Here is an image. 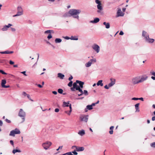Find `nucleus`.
<instances>
[{
  "label": "nucleus",
  "mask_w": 155,
  "mask_h": 155,
  "mask_svg": "<svg viewBox=\"0 0 155 155\" xmlns=\"http://www.w3.org/2000/svg\"><path fill=\"white\" fill-rule=\"evenodd\" d=\"M81 12V10L80 9H71L68 12L65 13L63 15V17H66L72 16L74 18L78 19L79 18L78 15Z\"/></svg>",
  "instance_id": "nucleus-1"
},
{
  "label": "nucleus",
  "mask_w": 155,
  "mask_h": 155,
  "mask_svg": "<svg viewBox=\"0 0 155 155\" xmlns=\"http://www.w3.org/2000/svg\"><path fill=\"white\" fill-rule=\"evenodd\" d=\"M78 91L81 93V94H78L79 96H80L83 94V91L81 89H80L79 86L77 85L75 83H74L73 85V87L71 88V89L72 91H75V90Z\"/></svg>",
  "instance_id": "nucleus-2"
},
{
  "label": "nucleus",
  "mask_w": 155,
  "mask_h": 155,
  "mask_svg": "<svg viewBox=\"0 0 155 155\" xmlns=\"http://www.w3.org/2000/svg\"><path fill=\"white\" fill-rule=\"evenodd\" d=\"M95 3L97 4V8L98 10L97 11L98 13H100L103 10V7L101 1L100 0H95Z\"/></svg>",
  "instance_id": "nucleus-3"
},
{
  "label": "nucleus",
  "mask_w": 155,
  "mask_h": 155,
  "mask_svg": "<svg viewBox=\"0 0 155 155\" xmlns=\"http://www.w3.org/2000/svg\"><path fill=\"white\" fill-rule=\"evenodd\" d=\"M69 104V103L68 102H64L63 103V106L64 107H69V111H65V112L68 115H70L71 114V112L72 111V108L71 104Z\"/></svg>",
  "instance_id": "nucleus-4"
},
{
  "label": "nucleus",
  "mask_w": 155,
  "mask_h": 155,
  "mask_svg": "<svg viewBox=\"0 0 155 155\" xmlns=\"http://www.w3.org/2000/svg\"><path fill=\"white\" fill-rule=\"evenodd\" d=\"M17 13L16 14L13 16V17H16L21 15L23 14V10L21 6H18L17 8Z\"/></svg>",
  "instance_id": "nucleus-5"
},
{
  "label": "nucleus",
  "mask_w": 155,
  "mask_h": 155,
  "mask_svg": "<svg viewBox=\"0 0 155 155\" xmlns=\"http://www.w3.org/2000/svg\"><path fill=\"white\" fill-rule=\"evenodd\" d=\"M88 115L81 114L80 117V120L81 121H84L87 123L88 120Z\"/></svg>",
  "instance_id": "nucleus-6"
},
{
  "label": "nucleus",
  "mask_w": 155,
  "mask_h": 155,
  "mask_svg": "<svg viewBox=\"0 0 155 155\" xmlns=\"http://www.w3.org/2000/svg\"><path fill=\"white\" fill-rule=\"evenodd\" d=\"M51 144L52 143L51 142L48 141L46 142L43 143L42 144V146L46 150L49 148V147L51 146Z\"/></svg>",
  "instance_id": "nucleus-7"
},
{
  "label": "nucleus",
  "mask_w": 155,
  "mask_h": 155,
  "mask_svg": "<svg viewBox=\"0 0 155 155\" xmlns=\"http://www.w3.org/2000/svg\"><path fill=\"white\" fill-rule=\"evenodd\" d=\"M140 76H137L133 78L132 80V82L134 84L140 83Z\"/></svg>",
  "instance_id": "nucleus-8"
},
{
  "label": "nucleus",
  "mask_w": 155,
  "mask_h": 155,
  "mask_svg": "<svg viewBox=\"0 0 155 155\" xmlns=\"http://www.w3.org/2000/svg\"><path fill=\"white\" fill-rule=\"evenodd\" d=\"M25 112L22 109H20L18 113V116L20 117H23V122H24L25 121Z\"/></svg>",
  "instance_id": "nucleus-9"
},
{
  "label": "nucleus",
  "mask_w": 155,
  "mask_h": 155,
  "mask_svg": "<svg viewBox=\"0 0 155 155\" xmlns=\"http://www.w3.org/2000/svg\"><path fill=\"white\" fill-rule=\"evenodd\" d=\"M139 76L140 83L146 80L148 78L147 76L146 75H142Z\"/></svg>",
  "instance_id": "nucleus-10"
},
{
  "label": "nucleus",
  "mask_w": 155,
  "mask_h": 155,
  "mask_svg": "<svg viewBox=\"0 0 155 155\" xmlns=\"http://www.w3.org/2000/svg\"><path fill=\"white\" fill-rule=\"evenodd\" d=\"M92 48L97 52L98 53L100 51L99 46L96 44L94 45L92 47Z\"/></svg>",
  "instance_id": "nucleus-11"
},
{
  "label": "nucleus",
  "mask_w": 155,
  "mask_h": 155,
  "mask_svg": "<svg viewBox=\"0 0 155 155\" xmlns=\"http://www.w3.org/2000/svg\"><path fill=\"white\" fill-rule=\"evenodd\" d=\"M75 83H76V84H78L79 85V87L80 89H82V88L83 87V85L84 84V82L80 81L77 80Z\"/></svg>",
  "instance_id": "nucleus-12"
},
{
  "label": "nucleus",
  "mask_w": 155,
  "mask_h": 155,
  "mask_svg": "<svg viewBox=\"0 0 155 155\" xmlns=\"http://www.w3.org/2000/svg\"><path fill=\"white\" fill-rule=\"evenodd\" d=\"M12 25L10 24H8L7 25L4 26L2 28V30L3 31H6L8 30V28L12 26Z\"/></svg>",
  "instance_id": "nucleus-13"
},
{
  "label": "nucleus",
  "mask_w": 155,
  "mask_h": 155,
  "mask_svg": "<svg viewBox=\"0 0 155 155\" xmlns=\"http://www.w3.org/2000/svg\"><path fill=\"white\" fill-rule=\"evenodd\" d=\"M146 41L148 43H152L154 42V40L153 39L150 38L149 36H147Z\"/></svg>",
  "instance_id": "nucleus-14"
},
{
  "label": "nucleus",
  "mask_w": 155,
  "mask_h": 155,
  "mask_svg": "<svg viewBox=\"0 0 155 155\" xmlns=\"http://www.w3.org/2000/svg\"><path fill=\"white\" fill-rule=\"evenodd\" d=\"M84 150V147H78L76 146V150L77 151H83Z\"/></svg>",
  "instance_id": "nucleus-15"
},
{
  "label": "nucleus",
  "mask_w": 155,
  "mask_h": 155,
  "mask_svg": "<svg viewBox=\"0 0 155 155\" xmlns=\"http://www.w3.org/2000/svg\"><path fill=\"white\" fill-rule=\"evenodd\" d=\"M117 14L118 16H123L124 14V13L121 12L120 9H119L118 10Z\"/></svg>",
  "instance_id": "nucleus-16"
},
{
  "label": "nucleus",
  "mask_w": 155,
  "mask_h": 155,
  "mask_svg": "<svg viewBox=\"0 0 155 155\" xmlns=\"http://www.w3.org/2000/svg\"><path fill=\"white\" fill-rule=\"evenodd\" d=\"M99 19L97 18H94V20L91 21L90 22L93 23H96L98 22L99 21Z\"/></svg>",
  "instance_id": "nucleus-17"
},
{
  "label": "nucleus",
  "mask_w": 155,
  "mask_h": 155,
  "mask_svg": "<svg viewBox=\"0 0 155 155\" xmlns=\"http://www.w3.org/2000/svg\"><path fill=\"white\" fill-rule=\"evenodd\" d=\"M142 35L145 38L146 40V37H147V36H149L148 34H147V33L144 31H143Z\"/></svg>",
  "instance_id": "nucleus-18"
},
{
  "label": "nucleus",
  "mask_w": 155,
  "mask_h": 155,
  "mask_svg": "<svg viewBox=\"0 0 155 155\" xmlns=\"http://www.w3.org/2000/svg\"><path fill=\"white\" fill-rule=\"evenodd\" d=\"M78 134L81 136H83L85 134V131L84 130H82L79 131L78 133Z\"/></svg>",
  "instance_id": "nucleus-19"
},
{
  "label": "nucleus",
  "mask_w": 155,
  "mask_h": 155,
  "mask_svg": "<svg viewBox=\"0 0 155 155\" xmlns=\"http://www.w3.org/2000/svg\"><path fill=\"white\" fill-rule=\"evenodd\" d=\"M93 109V107L91 105H88L86 107V108L85 109V110L86 112L87 111V110H91Z\"/></svg>",
  "instance_id": "nucleus-20"
},
{
  "label": "nucleus",
  "mask_w": 155,
  "mask_h": 155,
  "mask_svg": "<svg viewBox=\"0 0 155 155\" xmlns=\"http://www.w3.org/2000/svg\"><path fill=\"white\" fill-rule=\"evenodd\" d=\"M103 81L102 80H100L99 81L97 82V86H102L103 85V84L102 83Z\"/></svg>",
  "instance_id": "nucleus-21"
},
{
  "label": "nucleus",
  "mask_w": 155,
  "mask_h": 155,
  "mask_svg": "<svg viewBox=\"0 0 155 155\" xmlns=\"http://www.w3.org/2000/svg\"><path fill=\"white\" fill-rule=\"evenodd\" d=\"M58 76L60 78L63 79L64 77V75L61 73H58Z\"/></svg>",
  "instance_id": "nucleus-22"
},
{
  "label": "nucleus",
  "mask_w": 155,
  "mask_h": 155,
  "mask_svg": "<svg viewBox=\"0 0 155 155\" xmlns=\"http://www.w3.org/2000/svg\"><path fill=\"white\" fill-rule=\"evenodd\" d=\"M103 25L105 26L106 28H109L110 27V25L109 23H106L104 22H103Z\"/></svg>",
  "instance_id": "nucleus-23"
},
{
  "label": "nucleus",
  "mask_w": 155,
  "mask_h": 155,
  "mask_svg": "<svg viewBox=\"0 0 155 155\" xmlns=\"http://www.w3.org/2000/svg\"><path fill=\"white\" fill-rule=\"evenodd\" d=\"M6 81L5 79H3L2 80L1 82V86L2 87H3L5 85V84L6 83Z\"/></svg>",
  "instance_id": "nucleus-24"
},
{
  "label": "nucleus",
  "mask_w": 155,
  "mask_h": 155,
  "mask_svg": "<svg viewBox=\"0 0 155 155\" xmlns=\"http://www.w3.org/2000/svg\"><path fill=\"white\" fill-rule=\"evenodd\" d=\"M114 127L113 126H112L111 127H110V130L109 132V133L110 134H113V130L114 128Z\"/></svg>",
  "instance_id": "nucleus-25"
},
{
  "label": "nucleus",
  "mask_w": 155,
  "mask_h": 155,
  "mask_svg": "<svg viewBox=\"0 0 155 155\" xmlns=\"http://www.w3.org/2000/svg\"><path fill=\"white\" fill-rule=\"evenodd\" d=\"M139 104H140L139 103H138V104H136L135 105L136 111L139 112L140 111V110H139Z\"/></svg>",
  "instance_id": "nucleus-26"
},
{
  "label": "nucleus",
  "mask_w": 155,
  "mask_h": 155,
  "mask_svg": "<svg viewBox=\"0 0 155 155\" xmlns=\"http://www.w3.org/2000/svg\"><path fill=\"white\" fill-rule=\"evenodd\" d=\"M111 82L108 84V86L109 87H111L113 86L115 83V81H112V79H110Z\"/></svg>",
  "instance_id": "nucleus-27"
},
{
  "label": "nucleus",
  "mask_w": 155,
  "mask_h": 155,
  "mask_svg": "<svg viewBox=\"0 0 155 155\" xmlns=\"http://www.w3.org/2000/svg\"><path fill=\"white\" fill-rule=\"evenodd\" d=\"M14 130L15 134H19L20 133L19 130L17 128H15Z\"/></svg>",
  "instance_id": "nucleus-28"
},
{
  "label": "nucleus",
  "mask_w": 155,
  "mask_h": 155,
  "mask_svg": "<svg viewBox=\"0 0 155 155\" xmlns=\"http://www.w3.org/2000/svg\"><path fill=\"white\" fill-rule=\"evenodd\" d=\"M91 62L89 61L85 64V65L86 67H89L91 65Z\"/></svg>",
  "instance_id": "nucleus-29"
},
{
  "label": "nucleus",
  "mask_w": 155,
  "mask_h": 155,
  "mask_svg": "<svg viewBox=\"0 0 155 155\" xmlns=\"http://www.w3.org/2000/svg\"><path fill=\"white\" fill-rule=\"evenodd\" d=\"M62 40L61 39L58 38H56L55 40V42L56 43H59L61 42Z\"/></svg>",
  "instance_id": "nucleus-30"
},
{
  "label": "nucleus",
  "mask_w": 155,
  "mask_h": 155,
  "mask_svg": "<svg viewBox=\"0 0 155 155\" xmlns=\"http://www.w3.org/2000/svg\"><path fill=\"white\" fill-rule=\"evenodd\" d=\"M70 39L71 40H77L78 38V37L77 36H71L70 38Z\"/></svg>",
  "instance_id": "nucleus-31"
},
{
  "label": "nucleus",
  "mask_w": 155,
  "mask_h": 155,
  "mask_svg": "<svg viewBox=\"0 0 155 155\" xmlns=\"http://www.w3.org/2000/svg\"><path fill=\"white\" fill-rule=\"evenodd\" d=\"M21 152V151L19 150L14 149V150H13L12 151V153L14 154H15L16 153H17V152L20 153Z\"/></svg>",
  "instance_id": "nucleus-32"
},
{
  "label": "nucleus",
  "mask_w": 155,
  "mask_h": 155,
  "mask_svg": "<svg viewBox=\"0 0 155 155\" xmlns=\"http://www.w3.org/2000/svg\"><path fill=\"white\" fill-rule=\"evenodd\" d=\"M15 134L14 131V130H12L10 132L9 135L14 137Z\"/></svg>",
  "instance_id": "nucleus-33"
},
{
  "label": "nucleus",
  "mask_w": 155,
  "mask_h": 155,
  "mask_svg": "<svg viewBox=\"0 0 155 155\" xmlns=\"http://www.w3.org/2000/svg\"><path fill=\"white\" fill-rule=\"evenodd\" d=\"M58 92L60 94H62L63 90L62 89L59 88L58 89Z\"/></svg>",
  "instance_id": "nucleus-34"
},
{
  "label": "nucleus",
  "mask_w": 155,
  "mask_h": 155,
  "mask_svg": "<svg viewBox=\"0 0 155 155\" xmlns=\"http://www.w3.org/2000/svg\"><path fill=\"white\" fill-rule=\"evenodd\" d=\"M73 81H71L68 84V86L69 87H71L72 85Z\"/></svg>",
  "instance_id": "nucleus-35"
},
{
  "label": "nucleus",
  "mask_w": 155,
  "mask_h": 155,
  "mask_svg": "<svg viewBox=\"0 0 155 155\" xmlns=\"http://www.w3.org/2000/svg\"><path fill=\"white\" fill-rule=\"evenodd\" d=\"M83 93V94H84L86 96L87 95H88V92L87 90H84Z\"/></svg>",
  "instance_id": "nucleus-36"
},
{
  "label": "nucleus",
  "mask_w": 155,
  "mask_h": 155,
  "mask_svg": "<svg viewBox=\"0 0 155 155\" xmlns=\"http://www.w3.org/2000/svg\"><path fill=\"white\" fill-rule=\"evenodd\" d=\"M9 51H4L2 52H1V53L2 54H9Z\"/></svg>",
  "instance_id": "nucleus-37"
},
{
  "label": "nucleus",
  "mask_w": 155,
  "mask_h": 155,
  "mask_svg": "<svg viewBox=\"0 0 155 155\" xmlns=\"http://www.w3.org/2000/svg\"><path fill=\"white\" fill-rule=\"evenodd\" d=\"M44 33L45 34H51V31L50 30H48L45 31Z\"/></svg>",
  "instance_id": "nucleus-38"
},
{
  "label": "nucleus",
  "mask_w": 155,
  "mask_h": 155,
  "mask_svg": "<svg viewBox=\"0 0 155 155\" xmlns=\"http://www.w3.org/2000/svg\"><path fill=\"white\" fill-rule=\"evenodd\" d=\"M0 72L3 74H7L2 70H0Z\"/></svg>",
  "instance_id": "nucleus-39"
},
{
  "label": "nucleus",
  "mask_w": 155,
  "mask_h": 155,
  "mask_svg": "<svg viewBox=\"0 0 155 155\" xmlns=\"http://www.w3.org/2000/svg\"><path fill=\"white\" fill-rule=\"evenodd\" d=\"M52 38V36L51 34H49L47 37V38L49 39L51 38Z\"/></svg>",
  "instance_id": "nucleus-40"
},
{
  "label": "nucleus",
  "mask_w": 155,
  "mask_h": 155,
  "mask_svg": "<svg viewBox=\"0 0 155 155\" xmlns=\"http://www.w3.org/2000/svg\"><path fill=\"white\" fill-rule=\"evenodd\" d=\"M76 150H75L74 151H72V153H73L74 155H77L78 153L76 152Z\"/></svg>",
  "instance_id": "nucleus-41"
},
{
  "label": "nucleus",
  "mask_w": 155,
  "mask_h": 155,
  "mask_svg": "<svg viewBox=\"0 0 155 155\" xmlns=\"http://www.w3.org/2000/svg\"><path fill=\"white\" fill-rule=\"evenodd\" d=\"M151 147H155V142H153L151 143L150 144Z\"/></svg>",
  "instance_id": "nucleus-42"
},
{
  "label": "nucleus",
  "mask_w": 155,
  "mask_h": 155,
  "mask_svg": "<svg viewBox=\"0 0 155 155\" xmlns=\"http://www.w3.org/2000/svg\"><path fill=\"white\" fill-rule=\"evenodd\" d=\"M66 153V155H74L72 154V153L71 152H68Z\"/></svg>",
  "instance_id": "nucleus-43"
},
{
  "label": "nucleus",
  "mask_w": 155,
  "mask_h": 155,
  "mask_svg": "<svg viewBox=\"0 0 155 155\" xmlns=\"http://www.w3.org/2000/svg\"><path fill=\"white\" fill-rule=\"evenodd\" d=\"M22 94L25 96L26 97L27 96V95L28 94H27L25 92H22Z\"/></svg>",
  "instance_id": "nucleus-44"
},
{
  "label": "nucleus",
  "mask_w": 155,
  "mask_h": 155,
  "mask_svg": "<svg viewBox=\"0 0 155 155\" xmlns=\"http://www.w3.org/2000/svg\"><path fill=\"white\" fill-rule=\"evenodd\" d=\"M5 120L8 123H10L11 122L10 120H8L7 119H5Z\"/></svg>",
  "instance_id": "nucleus-45"
},
{
  "label": "nucleus",
  "mask_w": 155,
  "mask_h": 155,
  "mask_svg": "<svg viewBox=\"0 0 155 155\" xmlns=\"http://www.w3.org/2000/svg\"><path fill=\"white\" fill-rule=\"evenodd\" d=\"M27 97L30 100H31L32 101H33V100L31 99L30 97V96L29 94H28L27 95Z\"/></svg>",
  "instance_id": "nucleus-46"
},
{
  "label": "nucleus",
  "mask_w": 155,
  "mask_h": 155,
  "mask_svg": "<svg viewBox=\"0 0 155 155\" xmlns=\"http://www.w3.org/2000/svg\"><path fill=\"white\" fill-rule=\"evenodd\" d=\"M21 73L23 74L25 76H27V75L25 74V71H22L21 72Z\"/></svg>",
  "instance_id": "nucleus-47"
},
{
  "label": "nucleus",
  "mask_w": 155,
  "mask_h": 155,
  "mask_svg": "<svg viewBox=\"0 0 155 155\" xmlns=\"http://www.w3.org/2000/svg\"><path fill=\"white\" fill-rule=\"evenodd\" d=\"M14 62L12 61L11 60H10L9 61V64H11V65H12V64H14Z\"/></svg>",
  "instance_id": "nucleus-48"
},
{
  "label": "nucleus",
  "mask_w": 155,
  "mask_h": 155,
  "mask_svg": "<svg viewBox=\"0 0 155 155\" xmlns=\"http://www.w3.org/2000/svg\"><path fill=\"white\" fill-rule=\"evenodd\" d=\"M73 78V77L72 75H71L70 77L68 78V80L70 81H71V80Z\"/></svg>",
  "instance_id": "nucleus-49"
},
{
  "label": "nucleus",
  "mask_w": 155,
  "mask_h": 155,
  "mask_svg": "<svg viewBox=\"0 0 155 155\" xmlns=\"http://www.w3.org/2000/svg\"><path fill=\"white\" fill-rule=\"evenodd\" d=\"M54 111L56 112H58L59 111V110L58 108H56L55 109Z\"/></svg>",
  "instance_id": "nucleus-50"
},
{
  "label": "nucleus",
  "mask_w": 155,
  "mask_h": 155,
  "mask_svg": "<svg viewBox=\"0 0 155 155\" xmlns=\"http://www.w3.org/2000/svg\"><path fill=\"white\" fill-rule=\"evenodd\" d=\"M104 88L106 89H108L110 87L108 86L107 85H105L104 87Z\"/></svg>",
  "instance_id": "nucleus-51"
},
{
  "label": "nucleus",
  "mask_w": 155,
  "mask_h": 155,
  "mask_svg": "<svg viewBox=\"0 0 155 155\" xmlns=\"http://www.w3.org/2000/svg\"><path fill=\"white\" fill-rule=\"evenodd\" d=\"M10 87V85H5L4 87H3V88H8V87Z\"/></svg>",
  "instance_id": "nucleus-52"
},
{
  "label": "nucleus",
  "mask_w": 155,
  "mask_h": 155,
  "mask_svg": "<svg viewBox=\"0 0 155 155\" xmlns=\"http://www.w3.org/2000/svg\"><path fill=\"white\" fill-rule=\"evenodd\" d=\"M132 100H138V98L136 97H133L132 98Z\"/></svg>",
  "instance_id": "nucleus-53"
},
{
  "label": "nucleus",
  "mask_w": 155,
  "mask_h": 155,
  "mask_svg": "<svg viewBox=\"0 0 155 155\" xmlns=\"http://www.w3.org/2000/svg\"><path fill=\"white\" fill-rule=\"evenodd\" d=\"M124 32L122 31H120L119 33V34L120 35H124Z\"/></svg>",
  "instance_id": "nucleus-54"
},
{
  "label": "nucleus",
  "mask_w": 155,
  "mask_h": 155,
  "mask_svg": "<svg viewBox=\"0 0 155 155\" xmlns=\"http://www.w3.org/2000/svg\"><path fill=\"white\" fill-rule=\"evenodd\" d=\"M150 73L152 75H153V76H155V72H151Z\"/></svg>",
  "instance_id": "nucleus-55"
},
{
  "label": "nucleus",
  "mask_w": 155,
  "mask_h": 155,
  "mask_svg": "<svg viewBox=\"0 0 155 155\" xmlns=\"http://www.w3.org/2000/svg\"><path fill=\"white\" fill-rule=\"evenodd\" d=\"M52 92L55 95H56L57 94V92L55 91H53Z\"/></svg>",
  "instance_id": "nucleus-56"
},
{
  "label": "nucleus",
  "mask_w": 155,
  "mask_h": 155,
  "mask_svg": "<svg viewBox=\"0 0 155 155\" xmlns=\"http://www.w3.org/2000/svg\"><path fill=\"white\" fill-rule=\"evenodd\" d=\"M11 28V30L12 31H15L16 30L15 28Z\"/></svg>",
  "instance_id": "nucleus-57"
},
{
  "label": "nucleus",
  "mask_w": 155,
  "mask_h": 155,
  "mask_svg": "<svg viewBox=\"0 0 155 155\" xmlns=\"http://www.w3.org/2000/svg\"><path fill=\"white\" fill-rule=\"evenodd\" d=\"M10 143L13 146L14 145V142H13V141L12 140H11L10 141Z\"/></svg>",
  "instance_id": "nucleus-58"
},
{
  "label": "nucleus",
  "mask_w": 155,
  "mask_h": 155,
  "mask_svg": "<svg viewBox=\"0 0 155 155\" xmlns=\"http://www.w3.org/2000/svg\"><path fill=\"white\" fill-rule=\"evenodd\" d=\"M64 38L65 39H67V40H68V39H70V38L68 37V36L65 37H64Z\"/></svg>",
  "instance_id": "nucleus-59"
},
{
  "label": "nucleus",
  "mask_w": 155,
  "mask_h": 155,
  "mask_svg": "<svg viewBox=\"0 0 155 155\" xmlns=\"http://www.w3.org/2000/svg\"><path fill=\"white\" fill-rule=\"evenodd\" d=\"M138 100H140L142 101H143V97L138 98Z\"/></svg>",
  "instance_id": "nucleus-60"
},
{
  "label": "nucleus",
  "mask_w": 155,
  "mask_h": 155,
  "mask_svg": "<svg viewBox=\"0 0 155 155\" xmlns=\"http://www.w3.org/2000/svg\"><path fill=\"white\" fill-rule=\"evenodd\" d=\"M152 120L153 121H154L155 120V116L153 117L152 118Z\"/></svg>",
  "instance_id": "nucleus-61"
},
{
  "label": "nucleus",
  "mask_w": 155,
  "mask_h": 155,
  "mask_svg": "<svg viewBox=\"0 0 155 155\" xmlns=\"http://www.w3.org/2000/svg\"><path fill=\"white\" fill-rule=\"evenodd\" d=\"M38 86L40 88H42V85L40 84H38Z\"/></svg>",
  "instance_id": "nucleus-62"
},
{
  "label": "nucleus",
  "mask_w": 155,
  "mask_h": 155,
  "mask_svg": "<svg viewBox=\"0 0 155 155\" xmlns=\"http://www.w3.org/2000/svg\"><path fill=\"white\" fill-rule=\"evenodd\" d=\"M76 146H72L71 147V148L72 149H74V148H76Z\"/></svg>",
  "instance_id": "nucleus-63"
},
{
  "label": "nucleus",
  "mask_w": 155,
  "mask_h": 155,
  "mask_svg": "<svg viewBox=\"0 0 155 155\" xmlns=\"http://www.w3.org/2000/svg\"><path fill=\"white\" fill-rule=\"evenodd\" d=\"M151 78L153 80H155V77L152 76Z\"/></svg>",
  "instance_id": "nucleus-64"
}]
</instances>
